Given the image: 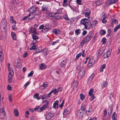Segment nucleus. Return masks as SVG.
I'll return each instance as SVG.
<instances>
[{"instance_id":"1","label":"nucleus","mask_w":120,"mask_h":120,"mask_svg":"<svg viewBox=\"0 0 120 120\" xmlns=\"http://www.w3.org/2000/svg\"><path fill=\"white\" fill-rule=\"evenodd\" d=\"M80 23L81 25L84 26V28L86 29H89L92 26L91 22L88 19L86 18L83 19L80 21Z\"/></svg>"},{"instance_id":"2","label":"nucleus","mask_w":120,"mask_h":120,"mask_svg":"<svg viewBox=\"0 0 120 120\" xmlns=\"http://www.w3.org/2000/svg\"><path fill=\"white\" fill-rule=\"evenodd\" d=\"M29 11H30V12L34 13V15L35 14V15H38L40 13L38 8L35 7L34 6H32L30 8Z\"/></svg>"},{"instance_id":"3","label":"nucleus","mask_w":120,"mask_h":120,"mask_svg":"<svg viewBox=\"0 0 120 120\" xmlns=\"http://www.w3.org/2000/svg\"><path fill=\"white\" fill-rule=\"evenodd\" d=\"M43 103H45L46 104L43 105V106L40 108L39 111V112H41L43 110H45L46 108L48 106L49 104V102L47 101L46 100L43 101Z\"/></svg>"},{"instance_id":"4","label":"nucleus","mask_w":120,"mask_h":120,"mask_svg":"<svg viewBox=\"0 0 120 120\" xmlns=\"http://www.w3.org/2000/svg\"><path fill=\"white\" fill-rule=\"evenodd\" d=\"M54 113L52 111H50L46 115V119L48 120L53 117L54 116Z\"/></svg>"},{"instance_id":"5","label":"nucleus","mask_w":120,"mask_h":120,"mask_svg":"<svg viewBox=\"0 0 120 120\" xmlns=\"http://www.w3.org/2000/svg\"><path fill=\"white\" fill-rule=\"evenodd\" d=\"M95 61V60L93 58L91 59L87 64L88 67H90L94 64Z\"/></svg>"},{"instance_id":"6","label":"nucleus","mask_w":120,"mask_h":120,"mask_svg":"<svg viewBox=\"0 0 120 120\" xmlns=\"http://www.w3.org/2000/svg\"><path fill=\"white\" fill-rule=\"evenodd\" d=\"M83 114V112L79 110L77 111L76 114L77 116L79 118L82 117Z\"/></svg>"},{"instance_id":"7","label":"nucleus","mask_w":120,"mask_h":120,"mask_svg":"<svg viewBox=\"0 0 120 120\" xmlns=\"http://www.w3.org/2000/svg\"><path fill=\"white\" fill-rule=\"evenodd\" d=\"M93 36L92 34H87L86 36L84 38L87 41H89L92 38Z\"/></svg>"},{"instance_id":"8","label":"nucleus","mask_w":120,"mask_h":120,"mask_svg":"<svg viewBox=\"0 0 120 120\" xmlns=\"http://www.w3.org/2000/svg\"><path fill=\"white\" fill-rule=\"evenodd\" d=\"M61 31L60 29L57 30L56 29H54L52 30V32L56 35L60 34H61Z\"/></svg>"},{"instance_id":"9","label":"nucleus","mask_w":120,"mask_h":120,"mask_svg":"<svg viewBox=\"0 0 120 120\" xmlns=\"http://www.w3.org/2000/svg\"><path fill=\"white\" fill-rule=\"evenodd\" d=\"M48 86V84L46 82H45L40 87V89L43 90L46 88Z\"/></svg>"},{"instance_id":"10","label":"nucleus","mask_w":120,"mask_h":120,"mask_svg":"<svg viewBox=\"0 0 120 120\" xmlns=\"http://www.w3.org/2000/svg\"><path fill=\"white\" fill-rule=\"evenodd\" d=\"M118 1V0H108V2H109V5H110L116 3Z\"/></svg>"},{"instance_id":"11","label":"nucleus","mask_w":120,"mask_h":120,"mask_svg":"<svg viewBox=\"0 0 120 120\" xmlns=\"http://www.w3.org/2000/svg\"><path fill=\"white\" fill-rule=\"evenodd\" d=\"M59 101L58 100L56 101L53 103V107L55 109H57L58 108V104Z\"/></svg>"},{"instance_id":"12","label":"nucleus","mask_w":120,"mask_h":120,"mask_svg":"<svg viewBox=\"0 0 120 120\" xmlns=\"http://www.w3.org/2000/svg\"><path fill=\"white\" fill-rule=\"evenodd\" d=\"M79 73V75L81 77H82L85 73V70L83 69L80 70Z\"/></svg>"},{"instance_id":"13","label":"nucleus","mask_w":120,"mask_h":120,"mask_svg":"<svg viewBox=\"0 0 120 120\" xmlns=\"http://www.w3.org/2000/svg\"><path fill=\"white\" fill-rule=\"evenodd\" d=\"M46 67V65L44 64H42L40 65L39 68L42 70L45 69Z\"/></svg>"},{"instance_id":"14","label":"nucleus","mask_w":120,"mask_h":120,"mask_svg":"<svg viewBox=\"0 0 120 120\" xmlns=\"http://www.w3.org/2000/svg\"><path fill=\"white\" fill-rule=\"evenodd\" d=\"M32 38L33 39V42H34V41H36V40L38 39V36L35 34H33L32 35Z\"/></svg>"},{"instance_id":"15","label":"nucleus","mask_w":120,"mask_h":120,"mask_svg":"<svg viewBox=\"0 0 120 120\" xmlns=\"http://www.w3.org/2000/svg\"><path fill=\"white\" fill-rule=\"evenodd\" d=\"M66 61L63 60L60 64V66L61 67H64L66 64Z\"/></svg>"},{"instance_id":"16","label":"nucleus","mask_w":120,"mask_h":120,"mask_svg":"<svg viewBox=\"0 0 120 120\" xmlns=\"http://www.w3.org/2000/svg\"><path fill=\"white\" fill-rule=\"evenodd\" d=\"M109 110H110L109 111H110V113L109 112H108V116L109 117H110L112 112V111L113 110L112 107V106H110L109 108H108V110L109 111Z\"/></svg>"},{"instance_id":"17","label":"nucleus","mask_w":120,"mask_h":120,"mask_svg":"<svg viewBox=\"0 0 120 120\" xmlns=\"http://www.w3.org/2000/svg\"><path fill=\"white\" fill-rule=\"evenodd\" d=\"M108 85V83L106 81H104L102 83H101V86L103 88L106 87Z\"/></svg>"},{"instance_id":"18","label":"nucleus","mask_w":120,"mask_h":120,"mask_svg":"<svg viewBox=\"0 0 120 120\" xmlns=\"http://www.w3.org/2000/svg\"><path fill=\"white\" fill-rule=\"evenodd\" d=\"M85 109L86 107L85 105L83 104L81 106V109L79 110L83 112L85 110Z\"/></svg>"},{"instance_id":"19","label":"nucleus","mask_w":120,"mask_h":120,"mask_svg":"<svg viewBox=\"0 0 120 120\" xmlns=\"http://www.w3.org/2000/svg\"><path fill=\"white\" fill-rule=\"evenodd\" d=\"M36 30V29L35 28H33L30 29L29 31V32L30 33H34L35 34Z\"/></svg>"},{"instance_id":"20","label":"nucleus","mask_w":120,"mask_h":120,"mask_svg":"<svg viewBox=\"0 0 120 120\" xmlns=\"http://www.w3.org/2000/svg\"><path fill=\"white\" fill-rule=\"evenodd\" d=\"M103 53V51L100 49L98 51V57H99Z\"/></svg>"},{"instance_id":"21","label":"nucleus","mask_w":120,"mask_h":120,"mask_svg":"<svg viewBox=\"0 0 120 120\" xmlns=\"http://www.w3.org/2000/svg\"><path fill=\"white\" fill-rule=\"evenodd\" d=\"M13 71H10L9 73L8 77L10 78H12V77L13 76Z\"/></svg>"},{"instance_id":"22","label":"nucleus","mask_w":120,"mask_h":120,"mask_svg":"<svg viewBox=\"0 0 120 120\" xmlns=\"http://www.w3.org/2000/svg\"><path fill=\"white\" fill-rule=\"evenodd\" d=\"M34 98L38 100H39L40 99V98L39 97V94L38 93L35 94L34 96Z\"/></svg>"},{"instance_id":"23","label":"nucleus","mask_w":120,"mask_h":120,"mask_svg":"<svg viewBox=\"0 0 120 120\" xmlns=\"http://www.w3.org/2000/svg\"><path fill=\"white\" fill-rule=\"evenodd\" d=\"M4 56L2 52H0V61L2 62L4 59Z\"/></svg>"},{"instance_id":"24","label":"nucleus","mask_w":120,"mask_h":120,"mask_svg":"<svg viewBox=\"0 0 120 120\" xmlns=\"http://www.w3.org/2000/svg\"><path fill=\"white\" fill-rule=\"evenodd\" d=\"M102 3V2L101 0H99L95 2V4L98 6L101 5Z\"/></svg>"},{"instance_id":"25","label":"nucleus","mask_w":120,"mask_h":120,"mask_svg":"<svg viewBox=\"0 0 120 120\" xmlns=\"http://www.w3.org/2000/svg\"><path fill=\"white\" fill-rule=\"evenodd\" d=\"M105 30H101L99 32L100 34L101 35L105 34Z\"/></svg>"},{"instance_id":"26","label":"nucleus","mask_w":120,"mask_h":120,"mask_svg":"<svg viewBox=\"0 0 120 120\" xmlns=\"http://www.w3.org/2000/svg\"><path fill=\"white\" fill-rule=\"evenodd\" d=\"M86 41L84 38L81 42L80 44V45L82 46L84 44L85 42Z\"/></svg>"},{"instance_id":"27","label":"nucleus","mask_w":120,"mask_h":120,"mask_svg":"<svg viewBox=\"0 0 120 120\" xmlns=\"http://www.w3.org/2000/svg\"><path fill=\"white\" fill-rule=\"evenodd\" d=\"M1 117L0 118L1 119H4L5 117L6 116V113L5 112H4H4H2V113H1Z\"/></svg>"},{"instance_id":"28","label":"nucleus","mask_w":120,"mask_h":120,"mask_svg":"<svg viewBox=\"0 0 120 120\" xmlns=\"http://www.w3.org/2000/svg\"><path fill=\"white\" fill-rule=\"evenodd\" d=\"M116 113L115 112H114L112 114V120H116V117L115 116Z\"/></svg>"},{"instance_id":"29","label":"nucleus","mask_w":120,"mask_h":120,"mask_svg":"<svg viewBox=\"0 0 120 120\" xmlns=\"http://www.w3.org/2000/svg\"><path fill=\"white\" fill-rule=\"evenodd\" d=\"M14 113L15 115L16 116H18L19 115V113L18 112L17 110L16 109H15L14 110Z\"/></svg>"},{"instance_id":"30","label":"nucleus","mask_w":120,"mask_h":120,"mask_svg":"<svg viewBox=\"0 0 120 120\" xmlns=\"http://www.w3.org/2000/svg\"><path fill=\"white\" fill-rule=\"evenodd\" d=\"M47 8L48 7L47 6L45 5H43L42 7V10L43 11L45 10L46 11L47 10Z\"/></svg>"},{"instance_id":"31","label":"nucleus","mask_w":120,"mask_h":120,"mask_svg":"<svg viewBox=\"0 0 120 120\" xmlns=\"http://www.w3.org/2000/svg\"><path fill=\"white\" fill-rule=\"evenodd\" d=\"M11 34L12 36V38L14 40H15L16 39V34L14 32H12Z\"/></svg>"},{"instance_id":"32","label":"nucleus","mask_w":120,"mask_h":120,"mask_svg":"<svg viewBox=\"0 0 120 120\" xmlns=\"http://www.w3.org/2000/svg\"><path fill=\"white\" fill-rule=\"evenodd\" d=\"M90 11L87 13H85V16L86 17H87L88 19H89L90 18Z\"/></svg>"},{"instance_id":"33","label":"nucleus","mask_w":120,"mask_h":120,"mask_svg":"<svg viewBox=\"0 0 120 120\" xmlns=\"http://www.w3.org/2000/svg\"><path fill=\"white\" fill-rule=\"evenodd\" d=\"M72 86H74L75 87H76L78 85V83L77 81H75L72 84Z\"/></svg>"},{"instance_id":"34","label":"nucleus","mask_w":120,"mask_h":120,"mask_svg":"<svg viewBox=\"0 0 120 120\" xmlns=\"http://www.w3.org/2000/svg\"><path fill=\"white\" fill-rule=\"evenodd\" d=\"M51 92H52V93H53L55 95L57 94L58 92L56 89H52L51 90Z\"/></svg>"},{"instance_id":"35","label":"nucleus","mask_w":120,"mask_h":120,"mask_svg":"<svg viewBox=\"0 0 120 120\" xmlns=\"http://www.w3.org/2000/svg\"><path fill=\"white\" fill-rule=\"evenodd\" d=\"M37 48V46L36 45H34L30 48V49L31 50L36 49Z\"/></svg>"},{"instance_id":"36","label":"nucleus","mask_w":120,"mask_h":120,"mask_svg":"<svg viewBox=\"0 0 120 120\" xmlns=\"http://www.w3.org/2000/svg\"><path fill=\"white\" fill-rule=\"evenodd\" d=\"M47 94H44L41 97V99L43 100V99H46L48 98Z\"/></svg>"},{"instance_id":"37","label":"nucleus","mask_w":120,"mask_h":120,"mask_svg":"<svg viewBox=\"0 0 120 120\" xmlns=\"http://www.w3.org/2000/svg\"><path fill=\"white\" fill-rule=\"evenodd\" d=\"M93 76H94V75L93 76H92L91 75L90 77L88 79V82H89L90 83H91L92 82L93 79Z\"/></svg>"},{"instance_id":"38","label":"nucleus","mask_w":120,"mask_h":120,"mask_svg":"<svg viewBox=\"0 0 120 120\" xmlns=\"http://www.w3.org/2000/svg\"><path fill=\"white\" fill-rule=\"evenodd\" d=\"M43 53L45 54V55H46L47 54V53L48 52V51L47 49L45 48L43 49L42 51Z\"/></svg>"},{"instance_id":"39","label":"nucleus","mask_w":120,"mask_h":120,"mask_svg":"<svg viewBox=\"0 0 120 120\" xmlns=\"http://www.w3.org/2000/svg\"><path fill=\"white\" fill-rule=\"evenodd\" d=\"M93 91L94 90L93 89H90L89 92L88 94L90 96H91V95H92L93 93Z\"/></svg>"},{"instance_id":"40","label":"nucleus","mask_w":120,"mask_h":120,"mask_svg":"<svg viewBox=\"0 0 120 120\" xmlns=\"http://www.w3.org/2000/svg\"><path fill=\"white\" fill-rule=\"evenodd\" d=\"M81 30L79 29L76 30L75 31V33L77 35H79L80 33Z\"/></svg>"},{"instance_id":"41","label":"nucleus","mask_w":120,"mask_h":120,"mask_svg":"<svg viewBox=\"0 0 120 120\" xmlns=\"http://www.w3.org/2000/svg\"><path fill=\"white\" fill-rule=\"evenodd\" d=\"M34 74V71H32L28 75V76L30 77L32 75Z\"/></svg>"},{"instance_id":"42","label":"nucleus","mask_w":120,"mask_h":120,"mask_svg":"<svg viewBox=\"0 0 120 120\" xmlns=\"http://www.w3.org/2000/svg\"><path fill=\"white\" fill-rule=\"evenodd\" d=\"M94 95V94H92L90 96L91 97L90 98V100L91 101H92L95 98V97Z\"/></svg>"},{"instance_id":"43","label":"nucleus","mask_w":120,"mask_h":120,"mask_svg":"<svg viewBox=\"0 0 120 120\" xmlns=\"http://www.w3.org/2000/svg\"><path fill=\"white\" fill-rule=\"evenodd\" d=\"M106 41V40L105 38H103L101 40V42H102L103 44H105Z\"/></svg>"},{"instance_id":"44","label":"nucleus","mask_w":120,"mask_h":120,"mask_svg":"<svg viewBox=\"0 0 120 120\" xmlns=\"http://www.w3.org/2000/svg\"><path fill=\"white\" fill-rule=\"evenodd\" d=\"M81 55V53H80L78 54H77L76 56V57L75 59V60H77L80 56Z\"/></svg>"},{"instance_id":"45","label":"nucleus","mask_w":120,"mask_h":120,"mask_svg":"<svg viewBox=\"0 0 120 120\" xmlns=\"http://www.w3.org/2000/svg\"><path fill=\"white\" fill-rule=\"evenodd\" d=\"M80 97L81 99L82 100H83L85 98L83 95L82 94H80Z\"/></svg>"},{"instance_id":"46","label":"nucleus","mask_w":120,"mask_h":120,"mask_svg":"<svg viewBox=\"0 0 120 120\" xmlns=\"http://www.w3.org/2000/svg\"><path fill=\"white\" fill-rule=\"evenodd\" d=\"M49 30L48 29L46 28H45L43 29L42 31V32L45 33L46 32Z\"/></svg>"},{"instance_id":"47","label":"nucleus","mask_w":120,"mask_h":120,"mask_svg":"<svg viewBox=\"0 0 120 120\" xmlns=\"http://www.w3.org/2000/svg\"><path fill=\"white\" fill-rule=\"evenodd\" d=\"M92 25H94V26H96V24L97 23V21L96 20L92 22Z\"/></svg>"},{"instance_id":"48","label":"nucleus","mask_w":120,"mask_h":120,"mask_svg":"<svg viewBox=\"0 0 120 120\" xmlns=\"http://www.w3.org/2000/svg\"><path fill=\"white\" fill-rule=\"evenodd\" d=\"M45 27L48 29H49L50 28V25L49 24H46L45 26Z\"/></svg>"},{"instance_id":"49","label":"nucleus","mask_w":120,"mask_h":120,"mask_svg":"<svg viewBox=\"0 0 120 120\" xmlns=\"http://www.w3.org/2000/svg\"><path fill=\"white\" fill-rule=\"evenodd\" d=\"M106 54L107 55V56H108L109 57L110 56L111 54V53L110 51L109 50L106 52Z\"/></svg>"},{"instance_id":"50","label":"nucleus","mask_w":120,"mask_h":120,"mask_svg":"<svg viewBox=\"0 0 120 120\" xmlns=\"http://www.w3.org/2000/svg\"><path fill=\"white\" fill-rule=\"evenodd\" d=\"M12 97L11 94H10L9 95L8 99L9 101H12V100L11 99Z\"/></svg>"},{"instance_id":"51","label":"nucleus","mask_w":120,"mask_h":120,"mask_svg":"<svg viewBox=\"0 0 120 120\" xmlns=\"http://www.w3.org/2000/svg\"><path fill=\"white\" fill-rule=\"evenodd\" d=\"M12 97L11 94H10L9 95L8 99L9 101H12V100L11 99Z\"/></svg>"},{"instance_id":"52","label":"nucleus","mask_w":120,"mask_h":120,"mask_svg":"<svg viewBox=\"0 0 120 120\" xmlns=\"http://www.w3.org/2000/svg\"><path fill=\"white\" fill-rule=\"evenodd\" d=\"M40 107L39 106H37L35 108H34L35 111H36V112H39V110H38V109L40 108Z\"/></svg>"},{"instance_id":"53","label":"nucleus","mask_w":120,"mask_h":120,"mask_svg":"<svg viewBox=\"0 0 120 120\" xmlns=\"http://www.w3.org/2000/svg\"><path fill=\"white\" fill-rule=\"evenodd\" d=\"M112 23H114L116 24H117L118 23V22L117 20L115 19H114L112 20Z\"/></svg>"},{"instance_id":"54","label":"nucleus","mask_w":120,"mask_h":120,"mask_svg":"<svg viewBox=\"0 0 120 120\" xmlns=\"http://www.w3.org/2000/svg\"><path fill=\"white\" fill-rule=\"evenodd\" d=\"M17 64L16 65V67L17 68H19L20 67V63L19 61H18L17 62Z\"/></svg>"},{"instance_id":"55","label":"nucleus","mask_w":120,"mask_h":120,"mask_svg":"<svg viewBox=\"0 0 120 120\" xmlns=\"http://www.w3.org/2000/svg\"><path fill=\"white\" fill-rule=\"evenodd\" d=\"M56 90L58 92L59 91H62L63 90V88L60 87H58Z\"/></svg>"},{"instance_id":"56","label":"nucleus","mask_w":120,"mask_h":120,"mask_svg":"<svg viewBox=\"0 0 120 120\" xmlns=\"http://www.w3.org/2000/svg\"><path fill=\"white\" fill-rule=\"evenodd\" d=\"M29 113L28 111H26L25 116L26 118H28V115H29Z\"/></svg>"},{"instance_id":"57","label":"nucleus","mask_w":120,"mask_h":120,"mask_svg":"<svg viewBox=\"0 0 120 120\" xmlns=\"http://www.w3.org/2000/svg\"><path fill=\"white\" fill-rule=\"evenodd\" d=\"M102 56L104 59L108 57V56H107V55L105 53Z\"/></svg>"},{"instance_id":"58","label":"nucleus","mask_w":120,"mask_h":120,"mask_svg":"<svg viewBox=\"0 0 120 120\" xmlns=\"http://www.w3.org/2000/svg\"><path fill=\"white\" fill-rule=\"evenodd\" d=\"M42 50L41 49H37L36 51V52L37 53H39L42 52Z\"/></svg>"},{"instance_id":"59","label":"nucleus","mask_w":120,"mask_h":120,"mask_svg":"<svg viewBox=\"0 0 120 120\" xmlns=\"http://www.w3.org/2000/svg\"><path fill=\"white\" fill-rule=\"evenodd\" d=\"M107 114V110L105 109L103 110V115L106 116Z\"/></svg>"},{"instance_id":"60","label":"nucleus","mask_w":120,"mask_h":120,"mask_svg":"<svg viewBox=\"0 0 120 120\" xmlns=\"http://www.w3.org/2000/svg\"><path fill=\"white\" fill-rule=\"evenodd\" d=\"M58 40H57L56 41L53 42L52 44V45H55L56 43H57L59 41Z\"/></svg>"},{"instance_id":"61","label":"nucleus","mask_w":120,"mask_h":120,"mask_svg":"<svg viewBox=\"0 0 120 120\" xmlns=\"http://www.w3.org/2000/svg\"><path fill=\"white\" fill-rule=\"evenodd\" d=\"M5 111L3 109V108H1L0 107V112L1 113V114L3 112H4V113Z\"/></svg>"},{"instance_id":"62","label":"nucleus","mask_w":120,"mask_h":120,"mask_svg":"<svg viewBox=\"0 0 120 120\" xmlns=\"http://www.w3.org/2000/svg\"><path fill=\"white\" fill-rule=\"evenodd\" d=\"M90 11V9L88 8H87L85 11L84 12L85 13H86Z\"/></svg>"},{"instance_id":"63","label":"nucleus","mask_w":120,"mask_h":120,"mask_svg":"<svg viewBox=\"0 0 120 120\" xmlns=\"http://www.w3.org/2000/svg\"><path fill=\"white\" fill-rule=\"evenodd\" d=\"M60 19V16H57L54 17V19Z\"/></svg>"},{"instance_id":"64","label":"nucleus","mask_w":120,"mask_h":120,"mask_svg":"<svg viewBox=\"0 0 120 120\" xmlns=\"http://www.w3.org/2000/svg\"><path fill=\"white\" fill-rule=\"evenodd\" d=\"M102 22L103 23L105 24L107 22V21L104 18H103L102 20Z\"/></svg>"}]
</instances>
